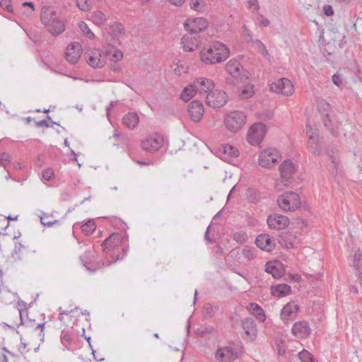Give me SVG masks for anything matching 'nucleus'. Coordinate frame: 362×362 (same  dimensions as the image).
Returning <instances> with one entry per match:
<instances>
[{
	"mask_svg": "<svg viewBox=\"0 0 362 362\" xmlns=\"http://www.w3.org/2000/svg\"><path fill=\"white\" fill-rule=\"evenodd\" d=\"M209 27L208 21L202 17L193 19L188 18L184 23V28L190 34H197L203 32Z\"/></svg>",
	"mask_w": 362,
	"mask_h": 362,
	"instance_id": "nucleus-8",
	"label": "nucleus"
},
{
	"mask_svg": "<svg viewBox=\"0 0 362 362\" xmlns=\"http://www.w3.org/2000/svg\"><path fill=\"white\" fill-rule=\"evenodd\" d=\"M197 90L194 88L193 84L190 85L189 87H186L182 90L180 98L184 101L189 100L197 93Z\"/></svg>",
	"mask_w": 362,
	"mask_h": 362,
	"instance_id": "nucleus-35",
	"label": "nucleus"
},
{
	"mask_svg": "<svg viewBox=\"0 0 362 362\" xmlns=\"http://www.w3.org/2000/svg\"><path fill=\"white\" fill-rule=\"evenodd\" d=\"M77 7L82 11H88L92 7L90 0H76Z\"/></svg>",
	"mask_w": 362,
	"mask_h": 362,
	"instance_id": "nucleus-42",
	"label": "nucleus"
},
{
	"mask_svg": "<svg viewBox=\"0 0 362 362\" xmlns=\"http://www.w3.org/2000/svg\"><path fill=\"white\" fill-rule=\"evenodd\" d=\"M249 310L261 322H264L266 315L263 309L257 303H251L249 305Z\"/></svg>",
	"mask_w": 362,
	"mask_h": 362,
	"instance_id": "nucleus-31",
	"label": "nucleus"
},
{
	"mask_svg": "<svg viewBox=\"0 0 362 362\" xmlns=\"http://www.w3.org/2000/svg\"><path fill=\"white\" fill-rule=\"evenodd\" d=\"M40 221H41L42 224H43L44 226H47L48 227L52 226L54 224V223L57 222V221H45V218H43V217H41Z\"/></svg>",
	"mask_w": 362,
	"mask_h": 362,
	"instance_id": "nucleus-63",
	"label": "nucleus"
},
{
	"mask_svg": "<svg viewBox=\"0 0 362 362\" xmlns=\"http://www.w3.org/2000/svg\"><path fill=\"white\" fill-rule=\"evenodd\" d=\"M186 0H169L170 3L175 6H181Z\"/></svg>",
	"mask_w": 362,
	"mask_h": 362,
	"instance_id": "nucleus-64",
	"label": "nucleus"
},
{
	"mask_svg": "<svg viewBox=\"0 0 362 362\" xmlns=\"http://www.w3.org/2000/svg\"><path fill=\"white\" fill-rule=\"evenodd\" d=\"M60 18L57 16L56 11L53 10L51 7L45 6L42 8L40 21L46 27L55 23Z\"/></svg>",
	"mask_w": 362,
	"mask_h": 362,
	"instance_id": "nucleus-17",
	"label": "nucleus"
},
{
	"mask_svg": "<svg viewBox=\"0 0 362 362\" xmlns=\"http://www.w3.org/2000/svg\"><path fill=\"white\" fill-rule=\"evenodd\" d=\"M82 47H66L65 57L68 62L75 64L81 56Z\"/></svg>",
	"mask_w": 362,
	"mask_h": 362,
	"instance_id": "nucleus-23",
	"label": "nucleus"
},
{
	"mask_svg": "<svg viewBox=\"0 0 362 362\" xmlns=\"http://www.w3.org/2000/svg\"><path fill=\"white\" fill-rule=\"evenodd\" d=\"M322 119L323 121L324 126L334 136H337L339 134V129L332 115L324 116L322 117Z\"/></svg>",
	"mask_w": 362,
	"mask_h": 362,
	"instance_id": "nucleus-28",
	"label": "nucleus"
},
{
	"mask_svg": "<svg viewBox=\"0 0 362 362\" xmlns=\"http://www.w3.org/2000/svg\"><path fill=\"white\" fill-rule=\"evenodd\" d=\"M190 7L196 11H202L204 10L203 0H190Z\"/></svg>",
	"mask_w": 362,
	"mask_h": 362,
	"instance_id": "nucleus-43",
	"label": "nucleus"
},
{
	"mask_svg": "<svg viewBox=\"0 0 362 362\" xmlns=\"http://www.w3.org/2000/svg\"><path fill=\"white\" fill-rule=\"evenodd\" d=\"M281 176L283 179L288 180L291 179L295 173V167L290 160H285L279 167Z\"/></svg>",
	"mask_w": 362,
	"mask_h": 362,
	"instance_id": "nucleus-26",
	"label": "nucleus"
},
{
	"mask_svg": "<svg viewBox=\"0 0 362 362\" xmlns=\"http://www.w3.org/2000/svg\"><path fill=\"white\" fill-rule=\"evenodd\" d=\"M267 223L270 228L281 230L288 226L289 219L286 216L274 214L268 217Z\"/></svg>",
	"mask_w": 362,
	"mask_h": 362,
	"instance_id": "nucleus-14",
	"label": "nucleus"
},
{
	"mask_svg": "<svg viewBox=\"0 0 362 362\" xmlns=\"http://www.w3.org/2000/svg\"><path fill=\"white\" fill-rule=\"evenodd\" d=\"M253 94V87L252 86H247L242 90L240 95L243 99H247L251 98Z\"/></svg>",
	"mask_w": 362,
	"mask_h": 362,
	"instance_id": "nucleus-44",
	"label": "nucleus"
},
{
	"mask_svg": "<svg viewBox=\"0 0 362 362\" xmlns=\"http://www.w3.org/2000/svg\"><path fill=\"white\" fill-rule=\"evenodd\" d=\"M23 6H28L30 8V11L28 12V15L32 14V13L34 11V4L31 1H25L23 4Z\"/></svg>",
	"mask_w": 362,
	"mask_h": 362,
	"instance_id": "nucleus-60",
	"label": "nucleus"
},
{
	"mask_svg": "<svg viewBox=\"0 0 362 362\" xmlns=\"http://www.w3.org/2000/svg\"><path fill=\"white\" fill-rule=\"evenodd\" d=\"M226 70L230 78H227L228 85L235 86L239 83H245L250 77V74L236 60H230L226 65Z\"/></svg>",
	"mask_w": 362,
	"mask_h": 362,
	"instance_id": "nucleus-1",
	"label": "nucleus"
},
{
	"mask_svg": "<svg viewBox=\"0 0 362 362\" xmlns=\"http://www.w3.org/2000/svg\"><path fill=\"white\" fill-rule=\"evenodd\" d=\"M354 267L358 273H362V253L360 250H358L354 254Z\"/></svg>",
	"mask_w": 362,
	"mask_h": 362,
	"instance_id": "nucleus-36",
	"label": "nucleus"
},
{
	"mask_svg": "<svg viewBox=\"0 0 362 362\" xmlns=\"http://www.w3.org/2000/svg\"><path fill=\"white\" fill-rule=\"evenodd\" d=\"M44 327H45V323H40L35 327V329H40L39 336L41 338L40 340L42 341H44V336H45V334H44Z\"/></svg>",
	"mask_w": 362,
	"mask_h": 362,
	"instance_id": "nucleus-58",
	"label": "nucleus"
},
{
	"mask_svg": "<svg viewBox=\"0 0 362 362\" xmlns=\"http://www.w3.org/2000/svg\"><path fill=\"white\" fill-rule=\"evenodd\" d=\"M281 158L279 152L272 148L264 149L259 155V165L266 168H269L276 164Z\"/></svg>",
	"mask_w": 362,
	"mask_h": 362,
	"instance_id": "nucleus-4",
	"label": "nucleus"
},
{
	"mask_svg": "<svg viewBox=\"0 0 362 362\" xmlns=\"http://www.w3.org/2000/svg\"><path fill=\"white\" fill-rule=\"evenodd\" d=\"M265 272L271 274L274 279H279L283 276L284 269L281 264L269 262L265 265Z\"/></svg>",
	"mask_w": 362,
	"mask_h": 362,
	"instance_id": "nucleus-25",
	"label": "nucleus"
},
{
	"mask_svg": "<svg viewBox=\"0 0 362 362\" xmlns=\"http://www.w3.org/2000/svg\"><path fill=\"white\" fill-rule=\"evenodd\" d=\"M255 243L258 247L266 252H271L275 247L274 240L267 233H262L257 235Z\"/></svg>",
	"mask_w": 362,
	"mask_h": 362,
	"instance_id": "nucleus-15",
	"label": "nucleus"
},
{
	"mask_svg": "<svg viewBox=\"0 0 362 362\" xmlns=\"http://www.w3.org/2000/svg\"><path fill=\"white\" fill-rule=\"evenodd\" d=\"M42 176L45 180H47V181L50 180L54 176L53 169L47 168V169L44 170L42 173Z\"/></svg>",
	"mask_w": 362,
	"mask_h": 362,
	"instance_id": "nucleus-51",
	"label": "nucleus"
},
{
	"mask_svg": "<svg viewBox=\"0 0 362 362\" xmlns=\"http://www.w3.org/2000/svg\"><path fill=\"white\" fill-rule=\"evenodd\" d=\"M139 121V117L136 112H129L122 118L123 124L130 129H134Z\"/></svg>",
	"mask_w": 362,
	"mask_h": 362,
	"instance_id": "nucleus-29",
	"label": "nucleus"
},
{
	"mask_svg": "<svg viewBox=\"0 0 362 362\" xmlns=\"http://www.w3.org/2000/svg\"><path fill=\"white\" fill-rule=\"evenodd\" d=\"M246 115L243 112L234 111L230 112L225 119V125L230 132L239 131L245 124Z\"/></svg>",
	"mask_w": 362,
	"mask_h": 362,
	"instance_id": "nucleus-5",
	"label": "nucleus"
},
{
	"mask_svg": "<svg viewBox=\"0 0 362 362\" xmlns=\"http://www.w3.org/2000/svg\"><path fill=\"white\" fill-rule=\"evenodd\" d=\"M307 134H309L308 148L310 151L315 156H320L322 154L321 144L315 140L312 127L310 124H306Z\"/></svg>",
	"mask_w": 362,
	"mask_h": 362,
	"instance_id": "nucleus-21",
	"label": "nucleus"
},
{
	"mask_svg": "<svg viewBox=\"0 0 362 362\" xmlns=\"http://www.w3.org/2000/svg\"><path fill=\"white\" fill-rule=\"evenodd\" d=\"M129 237L127 234L121 235L119 233H113L110 235L101 244L103 251L107 252L111 247H117L120 244L127 243Z\"/></svg>",
	"mask_w": 362,
	"mask_h": 362,
	"instance_id": "nucleus-10",
	"label": "nucleus"
},
{
	"mask_svg": "<svg viewBox=\"0 0 362 362\" xmlns=\"http://www.w3.org/2000/svg\"><path fill=\"white\" fill-rule=\"evenodd\" d=\"M259 18H260L259 24L261 26L267 27L269 25V21L267 18L263 17L262 15L259 16Z\"/></svg>",
	"mask_w": 362,
	"mask_h": 362,
	"instance_id": "nucleus-61",
	"label": "nucleus"
},
{
	"mask_svg": "<svg viewBox=\"0 0 362 362\" xmlns=\"http://www.w3.org/2000/svg\"><path fill=\"white\" fill-rule=\"evenodd\" d=\"M229 55L228 47H204L200 52L202 61L208 64L221 62Z\"/></svg>",
	"mask_w": 362,
	"mask_h": 362,
	"instance_id": "nucleus-2",
	"label": "nucleus"
},
{
	"mask_svg": "<svg viewBox=\"0 0 362 362\" xmlns=\"http://www.w3.org/2000/svg\"><path fill=\"white\" fill-rule=\"evenodd\" d=\"M118 101H111L109 106L106 107L107 116L109 117L110 110L115 106Z\"/></svg>",
	"mask_w": 362,
	"mask_h": 362,
	"instance_id": "nucleus-62",
	"label": "nucleus"
},
{
	"mask_svg": "<svg viewBox=\"0 0 362 362\" xmlns=\"http://www.w3.org/2000/svg\"><path fill=\"white\" fill-rule=\"evenodd\" d=\"M248 199L249 200L252 202V203H257L259 201V196L258 194H257L256 192H252L249 196H248Z\"/></svg>",
	"mask_w": 362,
	"mask_h": 362,
	"instance_id": "nucleus-57",
	"label": "nucleus"
},
{
	"mask_svg": "<svg viewBox=\"0 0 362 362\" xmlns=\"http://www.w3.org/2000/svg\"><path fill=\"white\" fill-rule=\"evenodd\" d=\"M110 31L114 37H118L125 33L123 25L119 22H114L110 25Z\"/></svg>",
	"mask_w": 362,
	"mask_h": 362,
	"instance_id": "nucleus-34",
	"label": "nucleus"
},
{
	"mask_svg": "<svg viewBox=\"0 0 362 362\" xmlns=\"http://www.w3.org/2000/svg\"><path fill=\"white\" fill-rule=\"evenodd\" d=\"M300 359L303 362H313V356L307 351H303L299 354Z\"/></svg>",
	"mask_w": 362,
	"mask_h": 362,
	"instance_id": "nucleus-46",
	"label": "nucleus"
},
{
	"mask_svg": "<svg viewBox=\"0 0 362 362\" xmlns=\"http://www.w3.org/2000/svg\"><path fill=\"white\" fill-rule=\"evenodd\" d=\"M323 13L327 16H332L334 14V10L331 5L327 4L323 6Z\"/></svg>",
	"mask_w": 362,
	"mask_h": 362,
	"instance_id": "nucleus-56",
	"label": "nucleus"
},
{
	"mask_svg": "<svg viewBox=\"0 0 362 362\" xmlns=\"http://www.w3.org/2000/svg\"><path fill=\"white\" fill-rule=\"evenodd\" d=\"M248 8L251 9L253 8L255 12H258L260 8L258 0H249Z\"/></svg>",
	"mask_w": 362,
	"mask_h": 362,
	"instance_id": "nucleus-55",
	"label": "nucleus"
},
{
	"mask_svg": "<svg viewBox=\"0 0 362 362\" xmlns=\"http://www.w3.org/2000/svg\"><path fill=\"white\" fill-rule=\"evenodd\" d=\"M206 101L209 106L213 108H219L226 104L228 97L225 92L218 89H213L207 93Z\"/></svg>",
	"mask_w": 362,
	"mask_h": 362,
	"instance_id": "nucleus-7",
	"label": "nucleus"
},
{
	"mask_svg": "<svg viewBox=\"0 0 362 362\" xmlns=\"http://www.w3.org/2000/svg\"><path fill=\"white\" fill-rule=\"evenodd\" d=\"M0 6L8 13H12L13 12V6L11 4V0H0Z\"/></svg>",
	"mask_w": 362,
	"mask_h": 362,
	"instance_id": "nucleus-48",
	"label": "nucleus"
},
{
	"mask_svg": "<svg viewBox=\"0 0 362 362\" xmlns=\"http://www.w3.org/2000/svg\"><path fill=\"white\" fill-rule=\"evenodd\" d=\"M311 332L308 322L303 320L296 322L292 327V333L298 338H305Z\"/></svg>",
	"mask_w": 362,
	"mask_h": 362,
	"instance_id": "nucleus-18",
	"label": "nucleus"
},
{
	"mask_svg": "<svg viewBox=\"0 0 362 362\" xmlns=\"http://www.w3.org/2000/svg\"><path fill=\"white\" fill-rule=\"evenodd\" d=\"M273 116V112L270 110H264L259 113V118L265 121L272 119Z\"/></svg>",
	"mask_w": 362,
	"mask_h": 362,
	"instance_id": "nucleus-50",
	"label": "nucleus"
},
{
	"mask_svg": "<svg viewBox=\"0 0 362 362\" xmlns=\"http://www.w3.org/2000/svg\"><path fill=\"white\" fill-rule=\"evenodd\" d=\"M271 293L275 297L281 298L290 294L291 288L290 286L286 284H277L272 286Z\"/></svg>",
	"mask_w": 362,
	"mask_h": 362,
	"instance_id": "nucleus-27",
	"label": "nucleus"
},
{
	"mask_svg": "<svg viewBox=\"0 0 362 362\" xmlns=\"http://www.w3.org/2000/svg\"><path fill=\"white\" fill-rule=\"evenodd\" d=\"M10 155L6 152H3L0 154V165H4L10 163Z\"/></svg>",
	"mask_w": 362,
	"mask_h": 362,
	"instance_id": "nucleus-54",
	"label": "nucleus"
},
{
	"mask_svg": "<svg viewBox=\"0 0 362 362\" xmlns=\"http://www.w3.org/2000/svg\"><path fill=\"white\" fill-rule=\"evenodd\" d=\"M84 57L87 63L92 67L100 68L105 64V56L99 49L86 50L84 53Z\"/></svg>",
	"mask_w": 362,
	"mask_h": 362,
	"instance_id": "nucleus-11",
	"label": "nucleus"
},
{
	"mask_svg": "<svg viewBox=\"0 0 362 362\" xmlns=\"http://www.w3.org/2000/svg\"><path fill=\"white\" fill-rule=\"evenodd\" d=\"M122 250H123V255L122 257H120L119 255H117L116 258L114 260L109 262V264H108L109 265L117 262L118 260L123 259V258L127 255V253L129 252V245H127L126 246H124V247L122 249Z\"/></svg>",
	"mask_w": 362,
	"mask_h": 362,
	"instance_id": "nucleus-53",
	"label": "nucleus"
},
{
	"mask_svg": "<svg viewBox=\"0 0 362 362\" xmlns=\"http://www.w3.org/2000/svg\"><path fill=\"white\" fill-rule=\"evenodd\" d=\"M107 56L111 61L117 62L122 59L123 53L119 49H115L113 52H108Z\"/></svg>",
	"mask_w": 362,
	"mask_h": 362,
	"instance_id": "nucleus-45",
	"label": "nucleus"
},
{
	"mask_svg": "<svg viewBox=\"0 0 362 362\" xmlns=\"http://www.w3.org/2000/svg\"><path fill=\"white\" fill-rule=\"evenodd\" d=\"M299 307L298 305L295 304L293 302L287 303L281 311V320L286 322L288 320L293 319L296 317Z\"/></svg>",
	"mask_w": 362,
	"mask_h": 362,
	"instance_id": "nucleus-22",
	"label": "nucleus"
},
{
	"mask_svg": "<svg viewBox=\"0 0 362 362\" xmlns=\"http://www.w3.org/2000/svg\"><path fill=\"white\" fill-rule=\"evenodd\" d=\"M278 242L282 247L291 248L298 243V240L296 235L293 233L285 231L281 233L279 235Z\"/></svg>",
	"mask_w": 362,
	"mask_h": 362,
	"instance_id": "nucleus-19",
	"label": "nucleus"
},
{
	"mask_svg": "<svg viewBox=\"0 0 362 362\" xmlns=\"http://www.w3.org/2000/svg\"><path fill=\"white\" fill-rule=\"evenodd\" d=\"M47 119L48 120H50L51 121V124H49V122H47L46 120L43 119V120H41V121H38L36 122V126L37 127H50L52 126V124H56L57 126H59L60 124L56 122H53L51 120V117L49 116V115H47Z\"/></svg>",
	"mask_w": 362,
	"mask_h": 362,
	"instance_id": "nucleus-47",
	"label": "nucleus"
},
{
	"mask_svg": "<svg viewBox=\"0 0 362 362\" xmlns=\"http://www.w3.org/2000/svg\"><path fill=\"white\" fill-rule=\"evenodd\" d=\"M270 90L276 93H281L285 95H291L293 93V85L291 81L286 78H281L276 82H273L270 85Z\"/></svg>",
	"mask_w": 362,
	"mask_h": 362,
	"instance_id": "nucleus-12",
	"label": "nucleus"
},
{
	"mask_svg": "<svg viewBox=\"0 0 362 362\" xmlns=\"http://www.w3.org/2000/svg\"><path fill=\"white\" fill-rule=\"evenodd\" d=\"M23 245L18 243H16L15 245V248H14V251L12 253V257L15 259H21V257L18 256V254L21 252V250L23 248Z\"/></svg>",
	"mask_w": 362,
	"mask_h": 362,
	"instance_id": "nucleus-52",
	"label": "nucleus"
},
{
	"mask_svg": "<svg viewBox=\"0 0 362 362\" xmlns=\"http://www.w3.org/2000/svg\"><path fill=\"white\" fill-rule=\"evenodd\" d=\"M192 84L197 91L204 93H208L210 90H212L214 87V82L205 78H196Z\"/></svg>",
	"mask_w": 362,
	"mask_h": 362,
	"instance_id": "nucleus-20",
	"label": "nucleus"
},
{
	"mask_svg": "<svg viewBox=\"0 0 362 362\" xmlns=\"http://www.w3.org/2000/svg\"><path fill=\"white\" fill-rule=\"evenodd\" d=\"M78 28H80L81 31L84 34V35L88 39H93L95 37V34L90 30L88 25L85 22H79Z\"/></svg>",
	"mask_w": 362,
	"mask_h": 362,
	"instance_id": "nucleus-38",
	"label": "nucleus"
},
{
	"mask_svg": "<svg viewBox=\"0 0 362 362\" xmlns=\"http://www.w3.org/2000/svg\"><path fill=\"white\" fill-rule=\"evenodd\" d=\"M96 226L93 220H88L81 226V230L86 235L91 234L95 229Z\"/></svg>",
	"mask_w": 362,
	"mask_h": 362,
	"instance_id": "nucleus-39",
	"label": "nucleus"
},
{
	"mask_svg": "<svg viewBox=\"0 0 362 362\" xmlns=\"http://www.w3.org/2000/svg\"><path fill=\"white\" fill-rule=\"evenodd\" d=\"M90 20L96 25L102 26L106 23L107 18L103 12L101 11H95L91 14Z\"/></svg>",
	"mask_w": 362,
	"mask_h": 362,
	"instance_id": "nucleus-32",
	"label": "nucleus"
},
{
	"mask_svg": "<svg viewBox=\"0 0 362 362\" xmlns=\"http://www.w3.org/2000/svg\"><path fill=\"white\" fill-rule=\"evenodd\" d=\"M240 349L233 346H225L219 349L216 354V358L222 362H232L238 358Z\"/></svg>",
	"mask_w": 362,
	"mask_h": 362,
	"instance_id": "nucleus-13",
	"label": "nucleus"
},
{
	"mask_svg": "<svg viewBox=\"0 0 362 362\" xmlns=\"http://www.w3.org/2000/svg\"><path fill=\"white\" fill-rule=\"evenodd\" d=\"M234 240L238 243H243L246 240L247 235L244 232H238L233 235Z\"/></svg>",
	"mask_w": 362,
	"mask_h": 362,
	"instance_id": "nucleus-49",
	"label": "nucleus"
},
{
	"mask_svg": "<svg viewBox=\"0 0 362 362\" xmlns=\"http://www.w3.org/2000/svg\"><path fill=\"white\" fill-rule=\"evenodd\" d=\"M242 254L248 261H250L256 257L257 250L254 247L245 246Z\"/></svg>",
	"mask_w": 362,
	"mask_h": 362,
	"instance_id": "nucleus-37",
	"label": "nucleus"
},
{
	"mask_svg": "<svg viewBox=\"0 0 362 362\" xmlns=\"http://www.w3.org/2000/svg\"><path fill=\"white\" fill-rule=\"evenodd\" d=\"M267 132L266 125L259 122L253 124L247 134V141L252 146L259 145L264 138Z\"/></svg>",
	"mask_w": 362,
	"mask_h": 362,
	"instance_id": "nucleus-6",
	"label": "nucleus"
},
{
	"mask_svg": "<svg viewBox=\"0 0 362 362\" xmlns=\"http://www.w3.org/2000/svg\"><path fill=\"white\" fill-rule=\"evenodd\" d=\"M188 112L190 118L193 122H199L203 117L204 112L203 104L199 100H193L189 105Z\"/></svg>",
	"mask_w": 362,
	"mask_h": 362,
	"instance_id": "nucleus-16",
	"label": "nucleus"
},
{
	"mask_svg": "<svg viewBox=\"0 0 362 362\" xmlns=\"http://www.w3.org/2000/svg\"><path fill=\"white\" fill-rule=\"evenodd\" d=\"M332 82L339 87L341 85V79L339 74H335L332 76Z\"/></svg>",
	"mask_w": 362,
	"mask_h": 362,
	"instance_id": "nucleus-59",
	"label": "nucleus"
},
{
	"mask_svg": "<svg viewBox=\"0 0 362 362\" xmlns=\"http://www.w3.org/2000/svg\"><path fill=\"white\" fill-rule=\"evenodd\" d=\"M318 110L322 115V117L328 115H330V105L325 100H322L318 103Z\"/></svg>",
	"mask_w": 362,
	"mask_h": 362,
	"instance_id": "nucleus-40",
	"label": "nucleus"
},
{
	"mask_svg": "<svg viewBox=\"0 0 362 362\" xmlns=\"http://www.w3.org/2000/svg\"><path fill=\"white\" fill-rule=\"evenodd\" d=\"M277 203L280 209L283 211H293L301 206V202L299 195L294 192H286L279 196Z\"/></svg>",
	"mask_w": 362,
	"mask_h": 362,
	"instance_id": "nucleus-3",
	"label": "nucleus"
},
{
	"mask_svg": "<svg viewBox=\"0 0 362 362\" xmlns=\"http://www.w3.org/2000/svg\"><path fill=\"white\" fill-rule=\"evenodd\" d=\"M163 144V136L158 133H155L141 142V148L146 151L155 152L158 151Z\"/></svg>",
	"mask_w": 362,
	"mask_h": 362,
	"instance_id": "nucleus-9",
	"label": "nucleus"
},
{
	"mask_svg": "<svg viewBox=\"0 0 362 362\" xmlns=\"http://www.w3.org/2000/svg\"><path fill=\"white\" fill-rule=\"evenodd\" d=\"M223 152L225 154H227L228 156L230 157H237L238 156V151L237 148L230 145V144H225L223 146Z\"/></svg>",
	"mask_w": 362,
	"mask_h": 362,
	"instance_id": "nucleus-41",
	"label": "nucleus"
},
{
	"mask_svg": "<svg viewBox=\"0 0 362 362\" xmlns=\"http://www.w3.org/2000/svg\"><path fill=\"white\" fill-rule=\"evenodd\" d=\"M242 327L245 331V333L250 339H254L257 335L256 323L252 318H245L242 322Z\"/></svg>",
	"mask_w": 362,
	"mask_h": 362,
	"instance_id": "nucleus-24",
	"label": "nucleus"
},
{
	"mask_svg": "<svg viewBox=\"0 0 362 362\" xmlns=\"http://www.w3.org/2000/svg\"><path fill=\"white\" fill-rule=\"evenodd\" d=\"M66 21L64 19H59L54 23H52L47 26V30L50 34L54 36H57L62 34L66 28Z\"/></svg>",
	"mask_w": 362,
	"mask_h": 362,
	"instance_id": "nucleus-30",
	"label": "nucleus"
},
{
	"mask_svg": "<svg viewBox=\"0 0 362 362\" xmlns=\"http://www.w3.org/2000/svg\"><path fill=\"white\" fill-rule=\"evenodd\" d=\"M93 257V255L91 251H90V250L86 251L84 252V254L80 257V259H81L82 264L86 267V269L87 270L90 271V272H95L97 269L96 267L91 268L88 266V264L90 263Z\"/></svg>",
	"mask_w": 362,
	"mask_h": 362,
	"instance_id": "nucleus-33",
	"label": "nucleus"
}]
</instances>
